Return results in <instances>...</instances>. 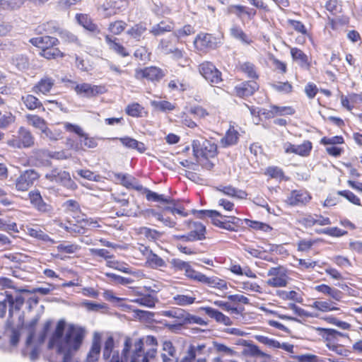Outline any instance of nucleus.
I'll use <instances>...</instances> for the list:
<instances>
[{
  "instance_id": "f257e3e1",
  "label": "nucleus",
  "mask_w": 362,
  "mask_h": 362,
  "mask_svg": "<svg viewBox=\"0 0 362 362\" xmlns=\"http://www.w3.org/2000/svg\"><path fill=\"white\" fill-rule=\"evenodd\" d=\"M65 327L64 320H61L57 322L47 347L49 349H55L57 354L62 356L60 362H78L76 355L83 344L86 330L75 325H69L66 331ZM100 352L101 337L95 333L85 362H98Z\"/></svg>"
},
{
  "instance_id": "f03ea898",
  "label": "nucleus",
  "mask_w": 362,
  "mask_h": 362,
  "mask_svg": "<svg viewBox=\"0 0 362 362\" xmlns=\"http://www.w3.org/2000/svg\"><path fill=\"white\" fill-rule=\"evenodd\" d=\"M144 341L141 339L133 341L130 337H126L122 355L119 351H115V340L110 336L104 343L103 349V360L105 362H154L157 354L155 349H151L146 352L144 349Z\"/></svg>"
},
{
  "instance_id": "7ed1b4c3",
  "label": "nucleus",
  "mask_w": 362,
  "mask_h": 362,
  "mask_svg": "<svg viewBox=\"0 0 362 362\" xmlns=\"http://www.w3.org/2000/svg\"><path fill=\"white\" fill-rule=\"evenodd\" d=\"M192 150L196 158L206 159L214 158L217 154V145L205 138L199 137L192 141Z\"/></svg>"
},
{
  "instance_id": "20e7f679",
  "label": "nucleus",
  "mask_w": 362,
  "mask_h": 362,
  "mask_svg": "<svg viewBox=\"0 0 362 362\" xmlns=\"http://www.w3.org/2000/svg\"><path fill=\"white\" fill-rule=\"evenodd\" d=\"M144 192L146 194V198L148 201L168 204L165 206H159L162 213L169 211L174 214V209L177 205V201L175 199L170 196H165L164 194H160L153 192L148 188H144Z\"/></svg>"
},
{
  "instance_id": "39448f33",
  "label": "nucleus",
  "mask_w": 362,
  "mask_h": 362,
  "mask_svg": "<svg viewBox=\"0 0 362 362\" xmlns=\"http://www.w3.org/2000/svg\"><path fill=\"white\" fill-rule=\"evenodd\" d=\"M45 177L50 182L62 185L68 189H74L76 187L75 182L71 180L69 173L57 168H53L46 173Z\"/></svg>"
},
{
  "instance_id": "423d86ee",
  "label": "nucleus",
  "mask_w": 362,
  "mask_h": 362,
  "mask_svg": "<svg viewBox=\"0 0 362 362\" xmlns=\"http://www.w3.org/2000/svg\"><path fill=\"white\" fill-rule=\"evenodd\" d=\"M199 73L213 86L222 82L221 72L209 62L202 63L199 66Z\"/></svg>"
},
{
  "instance_id": "0eeeda50",
  "label": "nucleus",
  "mask_w": 362,
  "mask_h": 362,
  "mask_svg": "<svg viewBox=\"0 0 362 362\" xmlns=\"http://www.w3.org/2000/svg\"><path fill=\"white\" fill-rule=\"evenodd\" d=\"M35 139L30 130L21 127L18 131V136L10 139L8 144L18 148H29L34 145Z\"/></svg>"
},
{
  "instance_id": "6e6552de",
  "label": "nucleus",
  "mask_w": 362,
  "mask_h": 362,
  "mask_svg": "<svg viewBox=\"0 0 362 362\" xmlns=\"http://www.w3.org/2000/svg\"><path fill=\"white\" fill-rule=\"evenodd\" d=\"M213 224L218 228L228 231H238L242 227L243 221L234 216H226L221 214V216H216L214 218Z\"/></svg>"
},
{
  "instance_id": "1a4fd4ad",
  "label": "nucleus",
  "mask_w": 362,
  "mask_h": 362,
  "mask_svg": "<svg viewBox=\"0 0 362 362\" xmlns=\"http://www.w3.org/2000/svg\"><path fill=\"white\" fill-rule=\"evenodd\" d=\"M28 198L30 204L37 211L51 216L53 214V207L45 202L39 190H32L28 193Z\"/></svg>"
},
{
  "instance_id": "9d476101",
  "label": "nucleus",
  "mask_w": 362,
  "mask_h": 362,
  "mask_svg": "<svg viewBox=\"0 0 362 362\" xmlns=\"http://www.w3.org/2000/svg\"><path fill=\"white\" fill-rule=\"evenodd\" d=\"M39 177L40 175L35 170H26L16 179V188L18 191H27Z\"/></svg>"
},
{
  "instance_id": "9b49d317",
  "label": "nucleus",
  "mask_w": 362,
  "mask_h": 362,
  "mask_svg": "<svg viewBox=\"0 0 362 362\" xmlns=\"http://www.w3.org/2000/svg\"><path fill=\"white\" fill-rule=\"evenodd\" d=\"M165 76L163 71L157 66H148L144 69H136L134 76L136 79L146 78L152 82L160 81Z\"/></svg>"
},
{
  "instance_id": "f8f14e48",
  "label": "nucleus",
  "mask_w": 362,
  "mask_h": 362,
  "mask_svg": "<svg viewBox=\"0 0 362 362\" xmlns=\"http://www.w3.org/2000/svg\"><path fill=\"white\" fill-rule=\"evenodd\" d=\"M74 90L78 95L88 98L103 94L106 91L103 86L92 85L88 83L77 84Z\"/></svg>"
},
{
  "instance_id": "ddd939ff",
  "label": "nucleus",
  "mask_w": 362,
  "mask_h": 362,
  "mask_svg": "<svg viewBox=\"0 0 362 362\" xmlns=\"http://www.w3.org/2000/svg\"><path fill=\"white\" fill-rule=\"evenodd\" d=\"M194 43L196 48L201 51L214 49L217 45L216 37L208 33H201L198 35Z\"/></svg>"
},
{
  "instance_id": "4468645a",
  "label": "nucleus",
  "mask_w": 362,
  "mask_h": 362,
  "mask_svg": "<svg viewBox=\"0 0 362 362\" xmlns=\"http://www.w3.org/2000/svg\"><path fill=\"white\" fill-rule=\"evenodd\" d=\"M310 199V196L306 191L293 190L288 196L286 202L289 205L298 206L305 204Z\"/></svg>"
},
{
  "instance_id": "2eb2a0df",
  "label": "nucleus",
  "mask_w": 362,
  "mask_h": 362,
  "mask_svg": "<svg viewBox=\"0 0 362 362\" xmlns=\"http://www.w3.org/2000/svg\"><path fill=\"white\" fill-rule=\"evenodd\" d=\"M259 88V85L254 81L243 82L235 86V92L239 97H248L252 95Z\"/></svg>"
},
{
  "instance_id": "dca6fc26",
  "label": "nucleus",
  "mask_w": 362,
  "mask_h": 362,
  "mask_svg": "<svg viewBox=\"0 0 362 362\" xmlns=\"http://www.w3.org/2000/svg\"><path fill=\"white\" fill-rule=\"evenodd\" d=\"M215 189L217 192H221L223 194L232 197V198H237V199H246L247 194L245 191L237 189L232 185H219L215 187Z\"/></svg>"
},
{
  "instance_id": "f3484780",
  "label": "nucleus",
  "mask_w": 362,
  "mask_h": 362,
  "mask_svg": "<svg viewBox=\"0 0 362 362\" xmlns=\"http://www.w3.org/2000/svg\"><path fill=\"white\" fill-rule=\"evenodd\" d=\"M202 310L204 311L206 315L211 318L214 319L217 322L222 323L226 326H229L233 324L232 320L228 316L215 308L211 307H203L202 308Z\"/></svg>"
},
{
  "instance_id": "a211bd4d",
  "label": "nucleus",
  "mask_w": 362,
  "mask_h": 362,
  "mask_svg": "<svg viewBox=\"0 0 362 362\" xmlns=\"http://www.w3.org/2000/svg\"><path fill=\"white\" fill-rule=\"evenodd\" d=\"M112 140H119L122 144L129 149L136 150L139 153H144L146 150V146L144 143L138 141L137 140L129 137V136H124V137H115L112 138Z\"/></svg>"
},
{
  "instance_id": "6ab92c4d",
  "label": "nucleus",
  "mask_w": 362,
  "mask_h": 362,
  "mask_svg": "<svg viewBox=\"0 0 362 362\" xmlns=\"http://www.w3.org/2000/svg\"><path fill=\"white\" fill-rule=\"evenodd\" d=\"M30 42L33 45L41 48L42 50L50 47H54L59 43L57 38L49 35L34 37L32 38Z\"/></svg>"
},
{
  "instance_id": "aec40b11",
  "label": "nucleus",
  "mask_w": 362,
  "mask_h": 362,
  "mask_svg": "<svg viewBox=\"0 0 362 362\" xmlns=\"http://www.w3.org/2000/svg\"><path fill=\"white\" fill-rule=\"evenodd\" d=\"M40 320L39 316L35 317L32 319L28 324L25 325V329L28 332V335L25 341V349L22 351V354L23 356H26L27 355V349L32 344L33 339L35 335V327Z\"/></svg>"
},
{
  "instance_id": "412c9836",
  "label": "nucleus",
  "mask_w": 362,
  "mask_h": 362,
  "mask_svg": "<svg viewBox=\"0 0 362 362\" xmlns=\"http://www.w3.org/2000/svg\"><path fill=\"white\" fill-rule=\"evenodd\" d=\"M174 28V24L169 20H164L154 25L150 30V33L154 36H159L167 32H170Z\"/></svg>"
},
{
  "instance_id": "4be33fe9",
  "label": "nucleus",
  "mask_w": 362,
  "mask_h": 362,
  "mask_svg": "<svg viewBox=\"0 0 362 362\" xmlns=\"http://www.w3.org/2000/svg\"><path fill=\"white\" fill-rule=\"evenodd\" d=\"M291 54L293 59L297 62L301 68L305 69L310 68L308 57L302 50L296 47L291 48Z\"/></svg>"
},
{
  "instance_id": "5701e85b",
  "label": "nucleus",
  "mask_w": 362,
  "mask_h": 362,
  "mask_svg": "<svg viewBox=\"0 0 362 362\" xmlns=\"http://www.w3.org/2000/svg\"><path fill=\"white\" fill-rule=\"evenodd\" d=\"M315 291L329 296L335 300L339 301L342 298V292L326 284H320L315 287Z\"/></svg>"
},
{
  "instance_id": "b1692460",
  "label": "nucleus",
  "mask_w": 362,
  "mask_h": 362,
  "mask_svg": "<svg viewBox=\"0 0 362 362\" xmlns=\"http://www.w3.org/2000/svg\"><path fill=\"white\" fill-rule=\"evenodd\" d=\"M239 133L234 128H230L226 135L221 139L220 143L224 148L233 146L238 143Z\"/></svg>"
},
{
  "instance_id": "393cba45",
  "label": "nucleus",
  "mask_w": 362,
  "mask_h": 362,
  "mask_svg": "<svg viewBox=\"0 0 362 362\" xmlns=\"http://www.w3.org/2000/svg\"><path fill=\"white\" fill-rule=\"evenodd\" d=\"M76 18L78 23L87 30L93 33L100 32L98 25L93 23L88 15L83 13L76 14Z\"/></svg>"
},
{
  "instance_id": "a878e982",
  "label": "nucleus",
  "mask_w": 362,
  "mask_h": 362,
  "mask_svg": "<svg viewBox=\"0 0 362 362\" xmlns=\"http://www.w3.org/2000/svg\"><path fill=\"white\" fill-rule=\"evenodd\" d=\"M230 35L232 37L240 41L243 44L250 45L252 42L247 35L236 24L233 25L230 28Z\"/></svg>"
},
{
  "instance_id": "bb28decb",
  "label": "nucleus",
  "mask_w": 362,
  "mask_h": 362,
  "mask_svg": "<svg viewBox=\"0 0 362 362\" xmlns=\"http://www.w3.org/2000/svg\"><path fill=\"white\" fill-rule=\"evenodd\" d=\"M54 86V80L50 78H42L33 88V91L36 93H42L46 94L49 92Z\"/></svg>"
},
{
  "instance_id": "cd10ccee",
  "label": "nucleus",
  "mask_w": 362,
  "mask_h": 362,
  "mask_svg": "<svg viewBox=\"0 0 362 362\" xmlns=\"http://www.w3.org/2000/svg\"><path fill=\"white\" fill-rule=\"evenodd\" d=\"M147 30L145 23L140 22L135 24L127 31V34L132 38L139 41L143 34Z\"/></svg>"
},
{
  "instance_id": "c85d7f7f",
  "label": "nucleus",
  "mask_w": 362,
  "mask_h": 362,
  "mask_svg": "<svg viewBox=\"0 0 362 362\" xmlns=\"http://www.w3.org/2000/svg\"><path fill=\"white\" fill-rule=\"evenodd\" d=\"M16 121V116L9 111L2 112L0 111V129L8 128Z\"/></svg>"
},
{
  "instance_id": "c756f323",
  "label": "nucleus",
  "mask_w": 362,
  "mask_h": 362,
  "mask_svg": "<svg viewBox=\"0 0 362 362\" xmlns=\"http://www.w3.org/2000/svg\"><path fill=\"white\" fill-rule=\"evenodd\" d=\"M21 100L26 107L29 110H35L42 107L41 102L33 95L22 96Z\"/></svg>"
},
{
  "instance_id": "7c9ffc66",
  "label": "nucleus",
  "mask_w": 362,
  "mask_h": 362,
  "mask_svg": "<svg viewBox=\"0 0 362 362\" xmlns=\"http://www.w3.org/2000/svg\"><path fill=\"white\" fill-rule=\"evenodd\" d=\"M196 298L194 295H176L173 298V303L180 306H187L193 304Z\"/></svg>"
},
{
  "instance_id": "2f4dec72",
  "label": "nucleus",
  "mask_w": 362,
  "mask_h": 362,
  "mask_svg": "<svg viewBox=\"0 0 362 362\" xmlns=\"http://www.w3.org/2000/svg\"><path fill=\"white\" fill-rule=\"evenodd\" d=\"M24 4V0H0V8L13 11L18 9Z\"/></svg>"
},
{
  "instance_id": "473e14b6",
  "label": "nucleus",
  "mask_w": 362,
  "mask_h": 362,
  "mask_svg": "<svg viewBox=\"0 0 362 362\" xmlns=\"http://www.w3.org/2000/svg\"><path fill=\"white\" fill-rule=\"evenodd\" d=\"M193 230H191L197 240H203L206 238V227L202 223L192 222Z\"/></svg>"
},
{
  "instance_id": "72a5a7b5",
  "label": "nucleus",
  "mask_w": 362,
  "mask_h": 362,
  "mask_svg": "<svg viewBox=\"0 0 362 362\" xmlns=\"http://www.w3.org/2000/svg\"><path fill=\"white\" fill-rule=\"evenodd\" d=\"M41 137L42 139H47L49 141H55L61 138V131L57 129H52L46 127L41 132Z\"/></svg>"
},
{
  "instance_id": "f704fd0d",
  "label": "nucleus",
  "mask_w": 362,
  "mask_h": 362,
  "mask_svg": "<svg viewBox=\"0 0 362 362\" xmlns=\"http://www.w3.org/2000/svg\"><path fill=\"white\" fill-rule=\"evenodd\" d=\"M313 307L318 310L322 311V312H329V311L339 310L338 308L334 306V303L330 300H327V301L316 300L313 303Z\"/></svg>"
},
{
  "instance_id": "c9c22d12",
  "label": "nucleus",
  "mask_w": 362,
  "mask_h": 362,
  "mask_svg": "<svg viewBox=\"0 0 362 362\" xmlns=\"http://www.w3.org/2000/svg\"><path fill=\"white\" fill-rule=\"evenodd\" d=\"M193 214H195L198 218L203 219L206 217L210 218L212 223L216 216H221V214L216 210H194Z\"/></svg>"
},
{
  "instance_id": "e433bc0d",
  "label": "nucleus",
  "mask_w": 362,
  "mask_h": 362,
  "mask_svg": "<svg viewBox=\"0 0 362 362\" xmlns=\"http://www.w3.org/2000/svg\"><path fill=\"white\" fill-rule=\"evenodd\" d=\"M27 119L31 125L39 129L41 132L47 127L46 121L37 115H28L27 116Z\"/></svg>"
},
{
  "instance_id": "4c0bfd02",
  "label": "nucleus",
  "mask_w": 362,
  "mask_h": 362,
  "mask_svg": "<svg viewBox=\"0 0 362 362\" xmlns=\"http://www.w3.org/2000/svg\"><path fill=\"white\" fill-rule=\"evenodd\" d=\"M277 295L284 300H292L297 303H301L303 301V298L295 291H278Z\"/></svg>"
},
{
  "instance_id": "58836bf2",
  "label": "nucleus",
  "mask_w": 362,
  "mask_h": 362,
  "mask_svg": "<svg viewBox=\"0 0 362 362\" xmlns=\"http://www.w3.org/2000/svg\"><path fill=\"white\" fill-rule=\"evenodd\" d=\"M151 104L156 110L161 112L171 111L175 109V106L166 100H153Z\"/></svg>"
},
{
  "instance_id": "ea45409f",
  "label": "nucleus",
  "mask_w": 362,
  "mask_h": 362,
  "mask_svg": "<svg viewBox=\"0 0 362 362\" xmlns=\"http://www.w3.org/2000/svg\"><path fill=\"white\" fill-rule=\"evenodd\" d=\"M132 301L148 308H153L156 304V300L151 294L144 295L140 298L133 300Z\"/></svg>"
},
{
  "instance_id": "a19ab883",
  "label": "nucleus",
  "mask_w": 362,
  "mask_h": 362,
  "mask_svg": "<svg viewBox=\"0 0 362 362\" xmlns=\"http://www.w3.org/2000/svg\"><path fill=\"white\" fill-rule=\"evenodd\" d=\"M312 150V143L309 141H305L300 145H296L295 154L307 156Z\"/></svg>"
},
{
  "instance_id": "79ce46f5",
  "label": "nucleus",
  "mask_w": 362,
  "mask_h": 362,
  "mask_svg": "<svg viewBox=\"0 0 362 362\" xmlns=\"http://www.w3.org/2000/svg\"><path fill=\"white\" fill-rule=\"evenodd\" d=\"M326 9L332 15H337L342 11V5L338 0H329L326 3Z\"/></svg>"
},
{
  "instance_id": "37998d69",
  "label": "nucleus",
  "mask_w": 362,
  "mask_h": 362,
  "mask_svg": "<svg viewBox=\"0 0 362 362\" xmlns=\"http://www.w3.org/2000/svg\"><path fill=\"white\" fill-rule=\"evenodd\" d=\"M189 313L181 308H176L175 315L173 318L175 319V322L180 323L183 327L185 325H188Z\"/></svg>"
},
{
  "instance_id": "c03bdc74",
  "label": "nucleus",
  "mask_w": 362,
  "mask_h": 362,
  "mask_svg": "<svg viewBox=\"0 0 362 362\" xmlns=\"http://www.w3.org/2000/svg\"><path fill=\"white\" fill-rule=\"evenodd\" d=\"M79 144L81 148L86 147L88 148H95L98 145L96 140L93 137H89L86 133L79 138Z\"/></svg>"
},
{
  "instance_id": "a18cd8bd",
  "label": "nucleus",
  "mask_w": 362,
  "mask_h": 362,
  "mask_svg": "<svg viewBox=\"0 0 362 362\" xmlns=\"http://www.w3.org/2000/svg\"><path fill=\"white\" fill-rule=\"evenodd\" d=\"M140 233L144 235L146 238L149 240H156L160 238L162 235V233L147 227H141L140 228Z\"/></svg>"
},
{
  "instance_id": "49530a36",
  "label": "nucleus",
  "mask_w": 362,
  "mask_h": 362,
  "mask_svg": "<svg viewBox=\"0 0 362 362\" xmlns=\"http://www.w3.org/2000/svg\"><path fill=\"white\" fill-rule=\"evenodd\" d=\"M243 221L247 224V226L256 230H260L267 232L272 229V228L268 224L262 222L251 221L247 218H245Z\"/></svg>"
},
{
  "instance_id": "de8ad7c7",
  "label": "nucleus",
  "mask_w": 362,
  "mask_h": 362,
  "mask_svg": "<svg viewBox=\"0 0 362 362\" xmlns=\"http://www.w3.org/2000/svg\"><path fill=\"white\" fill-rule=\"evenodd\" d=\"M255 339L259 343L263 344L270 348L276 349V347L279 346V341L274 339H270L266 336L255 335Z\"/></svg>"
},
{
  "instance_id": "09e8293b",
  "label": "nucleus",
  "mask_w": 362,
  "mask_h": 362,
  "mask_svg": "<svg viewBox=\"0 0 362 362\" xmlns=\"http://www.w3.org/2000/svg\"><path fill=\"white\" fill-rule=\"evenodd\" d=\"M42 56L49 59L62 57L64 54L58 48L50 47L42 50Z\"/></svg>"
},
{
  "instance_id": "8fccbe9b",
  "label": "nucleus",
  "mask_w": 362,
  "mask_h": 362,
  "mask_svg": "<svg viewBox=\"0 0 362 362\" xmlns=\"http://www.w3.org/2000/svg\"><path fill=\"white\" fill-rule=\"evenodd\" d=\"M127 24L122 21H117L109 25V30L115 35H119L126 28Z\"/></svg>"
},
{
  "instance_id": "3c124183",
  "label": "nucleus",
  "mask_w": 362,
  "mask_h": 362,
  "mask_svg": "<svg viewBox=\"0 0 362 362\" xmlns=\"http://www.w3.org/2000/svg\"><path fill=\"white\" fill-rule=\"evenodd\" d=\"M23 326V322H22L21 325L18 326L17 328L11 329L10 335V344L11 346H16L18 345L21 337V330Z\"/></svg>"
},
{
  "instance_id": "603ef678",
  "label": "nucleus",
  "mask_w": 362,
  "mask_h": 362,
  "mask_svg": "<svg viewBox=\"0 0 362 362\" xmlns=\"http://www.w3.org/2000/svg\"><path fill=\"white\" fill-rule=\"evenodd\" d=\"M148 262L153 268L166 267L165 262L158 255L151 253L148 257Z\"/></svg>"
},
{
  "instance_id": "864d4df0",
  "label": "nucleus",
  "mask_w": 362,
  "mask_h": 362,
  "mask_svg": "<svg viewBox=\"0 0 362 362\" xmlns=\"http://www.w3.org/2000/svg\"><path fill=\"white\" fill-rule=\"evenodd\" d=\"M240 69L249 78H257L258 77L255 71V65L250 62H247L243 63L241 65Z\"/></svg>"
},
{
  "instance_id": "5fc2aeb1",
  "label": "nucleus",
  "mask_w": 362,
  "mask_h": 362,
  "mask_svg": "<svg viewBox=\"0 0 362 362\" xmlns=\"http://www.w3.org/2000/svg\"><path fill=\"white\" fill-rule=\"evenodd\" d=\"M143 107L136 103L129 104L126 107V112L128 115L132 117H139L141 116Z\"/></svg>"
},
{
  "instance_id": "6e6d98bb",
  "label": "nucleus",
  "mask_w": 362,
  "mask_h": 362,
  "mask_svg": "<svg viewBox=\"0 0 362 362\" xmlns=\"http://www.w3.org/2000/svg\"><path fill=\"white\" fill-rule=\"evenodd\" d=\"M115 177L120 180L121 184L127 188L133 187V180L134 178L128 174L116 173Z\"/></svg>"
},
{
  "instance_id": "4d7b16f0",
  "label": "nucleus",
  "mask_w": 362,
  "mask_h": 362,
  "mask_svg": "<svg viewBox=\"0 0 362 362\" xmlns=\"http://www.w3.org/2000/svg\"><path fill=\"white\" fill-rule=\"evenodd\" d=\"M0 230L6 231V232H18V227L16 223L10 222L9 221L0 218Z\"/></svg>"
},
{
  "instance_id": "13d9d810",
  "label": "nucleus",
  "mask_w": 362,
  "mask_h": 362,
  "mask_svg": "<svg viewBox=\"0 0 362 362\" xmlns=\"http://www.w3.org/2000/svg\"><path fill=\"white\" fill-rule=\"evenodd\" d=\"M77 173L81 177L91 181L99 182L101 178L100 175H96L89 170H80Z\"/></svg>"
},
{
  "instance_id": "bf43d9fd",
  "label": "nucleus",
  "mask_w": 362,
  "mask_h": 362,
  "mask_svg": "<svg viewBox=\"0 0 362 362\" xmlns=\"http://www.w3.org/2000/svg\"><path fill=\"white\" fill-rule=\"evenodd\" d=\"M338 194L345 197L350 202H351L356 205H358V206L361 205L360 199L358 197H356L352 192H351L349 190L339 191Z\"/></svg>"
},
{
  "instance_id": "052dcab7",
  "label": "nucleus",
  "mask_w": 362,
  "mask_h": 362,
  "mask_svg": "<svg viewBox=\"0 0 362 362\" xmlns=\"http://www.w3.org/2000/svg\"><path fill=\"white\" fill-rule=\"evenodd\" d=\"M207 285L214 288L227 289V284L226 281L218 277H209Z\"/></svg>"
},
{
  "instance_id": "680f3d73",
  "label": "nucleus",
  "mask_w": 362,
  "mask_h": 362,
  "mask_svg": "<svg viewBox=\"0 0 362 362\" xmlns=\"http://www.w3.org/2000/svg\"><path fill=\"white\" fill-rule=\"evenodd\" d=\"M267 284L272 287H284L287 285V281L282 276H275L269 279Z\"/></svg>"
},
{
  "instance_id": "e2e57ef3",
  "label": "nucleus",
  "mask_w": 362,
  "mask_h": 362,
  "mask_svg": "<svg viewBox=\"0 0 362 362\" xmlns=\"http://www.w3.org/2000/svg\"><path fill=\"white\" fill-rule=\"evenodd\" d=\"M107 265L109 267L113 268L115 269H117L120 272H122L126 274H130L131 270L129 267H126V264L124 263H121L115 261H107Z\"/></svg>"
},
{
  "instance_id": "0e129e2a",
  "label": "nucleus",
  "mask_w": 362,
  "mask_h": 362,
  "mask_svg": "<svg viewBox=\"0 0 362 362\" xmlns=\"http://www.w3.org/2000/svg\"><path fill=\"white\" fill-rule=\"evenodd\" d=\"M13 63L19 70L24 69L28 66L27 58L22 55H16L13 59Z\"/></svg>"
},
{
  "instance_id": "69168bd1",
  "label": "nucleus",
  "mask_w": 362,
  "mask_h": 362,
  "mask_svg": "<svg viewBox=\"0 0 362 362\" xmlns=\"http://www.w3.org/2000/svg\"><path fill=\"white\" fill-rule=\"evenodd\" d=\"M170 263L177 270L185 271V272L190 265L189 262L180 259H173Z\"/></svg>"
},
{
  "instance_id": "338daca9",
  "label": "nucleus",
  "mask_w": 362,
  "mask_h": 362,
  "mask_svg": "<svg viewBox=\"0 0 362 362\" xmlns=\"http://www.w3.org/2000/svg\"><path fill=\"white\" fill-rule=\"evenodd\" d=\"M273 88L281 93H289L292 91V86L288 82H279L272 85Z\"/></svg>"
},
{
  "instance_id": "774afa93",
  "label": "nucleus",
  "mask_w": 362,
  "mask_h": 362,
  "mask_svg": "<svg viewBox=\"0 0 362 362\" xmlns=\"http://www.w3.org/2000/svg\"><path fill=\"white\" fill-rule=\"evenodd\" d=\"M294 359L299 362H317L318 358L316 355L311 354H302L298 356H293Z\"/></svg>"
}]
</instances>
